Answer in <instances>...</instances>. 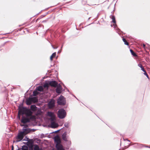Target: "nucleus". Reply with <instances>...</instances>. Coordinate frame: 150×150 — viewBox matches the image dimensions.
I'll return each mask as SVG.
<instances>
[{"label": "nucleus", "instance_id": "nucleus-29", "mask_svg": "<svg viewBox=\"0 0 150 150\" xmlns=\"http://www.w3.org/2000/svg\"><path fill=\"white\" fill-rule=\"evenodd\" d=\"M143 47H144H144H145V45H144V44H143Z\"/></svg>", "mask_w": 150, "mask_h": 150}, {"label": "nucleus", "instance_id": "nucleus-23", "mask_svg": "<svg viewBox=\"0 0 150 150\" xmlns=\"http://www.w3.org/2000/svg\"><path fill=\"white\" fill-rule=\"evenodd\" d=\"M49 86V84L47 83H45L43 86L44 88H48Z\"/></svg>", "mask_w": 150, "mask_h": 150}, {"label": "nucleus", "instance_id": "nucleus-9", "mask_svg": "<svg viewBox=\"0 0 150 150\" xmlns=\"http://www.w3.org/2000/svg\"><path fill=\"white\" fill-rule=\"evenodd\" d=\"M29 121V120L25 117H23L22 120H21V122L23 123H25L26 122H28Z\"/></svg>", "mask_w": 150, "mask_h": 150}, {"label": "nucleus", "instance_id": "nucleus-30", "mask_svg": "<svg viewBox=\"0 0 150 150\" xmlns=\"http://www.w3.org/2000/svg\"><path fill=\"white\" fill-rule=\"evenodd\" d=\"M146 76H147V77L148 78H149V77H148V74H147V75H146Z\"/></svg>", "mask_w": 150, "mask_h": 150}, {"label": "nucleus", "instance_id": "nucleus-12", "mask_svg": "<svg viewBox=\"0 0 150 150\" xmlns=\"http://www.w3.org/2000/svg\"><path fill=\"white\" fill-rule=\"evenodd\" d=\"M33 99H35V101H37V99L35 98H31L27 101V104L28 105H30L31 104V101Z\"/></svg>", "mask_w": 150, "mask_h": 150}, {"label": "nucleus", "instance_id": "nucleus-27", "mask_svg": "<svg viewBox=\"0 0 150 150\" xmlns=\"http://www.w3.org/2000/svg\"><path fill=\"white\" fill-rule=\"evenodd\" d=\"M21 126H25V125H23V124H21Z\"/></svg>", "mask_w": 150, "mask_h": 150}, {"label": "nucleus", "instance_id": "nucleus-21", "mask_svg": "<svg viewBox=\"0 0 150 150\" xmlns=\"http://www.w3.org/2000/svg\"><path fill=\"white\" fill-rule=\"evenodd\" d=\"M38 90H36V91H34L33 92V94L34 96H35L38 94V92L37 91Z\"/></svg>", "mask_w": 150, "mask_h": 150}, {"label": "nucleus", "instance_id": "nucleus-18", "mask_svg": "<svg viewBox=\"0 0 150 150\" xmlns=\"http://www.w3.org/2000/svg\"><path fill=\"white\" fill-rule=\"evenodd\" d=\"M22 150H28V147L26 146H23L22 148Z\"/></svg>", "mask_w": 150, "mask_h": 150}, {"label": "nucleus", "instance_id": "nucleus-8", "mask_svg": "<svg viewBox=\"0 0 150 150\" xmlns=\"http://www.w3.org/2000/svg\"><path fill=\"white\" fill-rule=\"evenodd\" d=\"M55 101L54 100H51L49 103L48 105L49 108H52L54 107Z\"/></svg>", "mask_w": 150, "mask_h": 150}, {"label": "nucleus", "instance_id": "nucleus-17", "mask_svg": "<svg viewBox=\"0 0 150 150\" xmlns=\"http://www.w3.org/2000/svg\"><path fill=\"white\" fill-rule=\"evenodd\" d=\"M36 107L34 105H33L31 106V109L33 111H35L36 110Z\"/></svg>", "mask_w": 150, "mask_h": 150}, {"label": "nucleus", "instance_id": "nucleus-3", "mask_svg": "<svg viewBox=\"0 0 150 150\" xmlns=\"http://www.w3.org/2000/svg\"><path fill=\"white\" fill-rule=\"evenodd\" d=\"M54 140L56 143V147L57 150H64L63 146L61 144V139L58 136L55 137Z\"/></svg>", "mask_w": 150, "mask_h": 150}, {"label": "nucleus", "instance_id": "nucleus-31", "mask_svg": "<svg viewBox=\"0 0 150 150\" xmlns=\"http://www.w3.org/2000/svg\"><path fill=\"white\" fill-rule=\"evenodd\" d=\"M146 76H147V77L148 78H149V77H148V74H147V75H146Z\"/></svg>", "mask_w": 150, "mask_h": 150}, {"label": "nucleus", "instance_id": "nucleus-13", "mask_svg": "<svg viewBox=\"0 0 150 150\" xmlns=\"http://www.w3.org/2000/svg\"><path fill=\"white\" fill-rule=\"evenodd\" d=\"M23 132H23V134H24V135L28 133L29 132V130L28 129H23Z\"/></svg>", "mask_w": 150, "mask_h": 150}, {"label": "nucleus", "instance_id": "nucleus-19", "mask_svg": "<svg viewBox=\"0 0 150 150\" xmlns=\"http://www.w3.org/2000/svg\"><path fill=\"white\" fill-rule=\"evenodd\" d=\"M112 22L115 23V25H116V21L115 19V17L114 16H112Z\"/></svg>", "mask_w": 150, "mask_h": 150}, {"label": "nucleus", "instance_id": "nucleus-2", "mask_svg": "<svg viewBox=\"0 0 150 150\" xmlns=\"http://www.w3.org/2000/svg\"><path fill=\"white\" fill-rule=\"evenodd\" d=\"M25 114L27 116H30L32 114L31 111L25 108H23L19 109L18 113V117L20 118V115L22 114Z\"/></svg>", "mask_w": 150, "mask_h": 150}, {"label": "nucleus", "instance_id": "nucleus-11", "mask_svg": "<svg viewBox=\"0 0 150 150\" xmlns=\"http://www.w3.org/2000/svg\"><path fill=\"white\" fill-rule=\"evenodd\" d=\"M62 88L61 86H58L56 89V92L58 93H60L62 92Z\"/></svg>", "mask_w": 150, "mask_h": 150}, {"label": "nucleus", "instance_id": "nucleus-5", "mask_svg": "<svg viewBox=\"0 0 150 150\" xmlns=\"http://www.w3.org/2000/svg\"><path fill=\"white\" fill-rule=\"evenodd\" d=\"M57 103L59 105H64L66 103L64 97L61 96L58 99Z\"/></svg>", "mask_w": 150, "mask_h": 150}, {"label": "nucleus", "instance_id": "nucleus-1", "mask_svg": "<svg viewBox=\"0 0 150 150\" xmlns=\"http://www.w3.org/2000/svg\"><path fill=\"white\" fill-rule=\"evenodd\" d=\"M47 116L51 121V127L52 128H55L58 127L57 123L54 122L55 120V116L54 113L51 112H48L47 113Z\"/></svg>", "mask_w": 150, "mask_h": 150}, {"label": "nucleus", "instance_id": "nucleus-28", "mask_svg": "<svg viewBox=\"0 0 150 150\" xmlns=\"http://www.w3.org/2000/svg\"><path fill=\"white\" fill-rule=\"evenodd\" d=\"M52 47H53V48L54 49H56V48H57V47H54L53 46H52Z\"/></svg>", "mask_w": 150, "mask_h": 150}, {"label": "nucleus", "instance_id": "nucleus-22", "mask_svg": "<svg viewBox=\"0 0 150 150\" xmlns=\"http://www.w3.org/2000/svg\"><path fill=\"white\" fill-rule=\"evenodd\" d=\"M130 51L131 52V53L134 56H136V54L133 51V50H130Z\"/></svg>", "mask_w": 150, "mask_h": 150}, {"label": "nucleus", "instance_id": "nucleus-15", "mask_svg": "<svg viewBox=\"0 0 150 150\" xmlns=\"http://www.w3.org/2000/svg\"><path fill=\"white\" fill-rule=\"evenodd\" d=\"M36 90L40 91H42L43 90V87L42 86H39L36 88Z\"/></svg>", "mask_w": 150, "mask_h": 150}, {"label": "nucleus", "instance_id": "nucleus-10", "mask_svg": "<svg viewBox=\"0 0 150 150\" xmlns=\"http://www.w3.org/2000/svg\"><path fill=\"white\" fill-rule=\"evenodd\" d=\"M50 85L52 86L56 87L57 85V83L55 81H52L50 82Z\"/></svg>", "mask_w": 150, "mask_h": 150}, {"label": "nucleus", "instance_id": "nucleus-25", "mask_svg": "<svg viewBox=\"0 0 150 150\" xmlns=\"http://www.w3.org/2000/svg\"><path fill=\"white\" fill-rule=\"evenodd\" d=\"M141 70H142L144 72L145 71L144 70L143 67L142 68H141Z\"/></svg>", "mask_w": 150, "mask_h": 150}, {"label": "nucleus", "instance_id": "nucleus-14", "mask_svg": "<svg viewBox=\"0 0 150 150\" xmlns=\"http://www.w3.org/2000/svg\"><path fill=\"white\" fill-rule=\"evenodd\" d=\"M66 133H63L62 135V139L65 141H67V138L66 137Z\"/></svg>", "mask_w": 150, "mask_h": 150}, {"label": "nucleus", "instance_id": "nucleus-26", "mask_svg": "<svg viewBox=\"0 0 150 150\" xmlns=\"http://www.w3.org/2000/svg\"><path fill=\"white\" fill-rule=\"evenodd\" d=\"M144 74L145 75H146V76L147 75V74L146 73V71H144Z\"/></svg>", "mask_w": 150, "mask_h": 150}, {"label": "nucleus", "instance_id": "nucleus-6", "mask_svg": "<svg viewBox=\"0 0 150 150\" xmlns=\"http://www.w3.org/2000/svg\"><path fill=\"white\" fill-rule=\"evenodd\" d=\"M29 147L30 150H41L38 146L33 145L32 144H30Z\"/></svg>", "mask_w": 150, "mask_h": 150}, {"label": "nucleus", "instance_id": "nucleus-4", "mask_svg": "<svg viewBox=\"0 0 150 150\" xmlns=\"http://www.w3.org/2000/svg\"><path fill=\"white\" fill-rule=\"evenodd\" d=\"M66 115V112L63 109H61L58 111V116L60 118L63 119L64 118Z\"/></svg>", "mask_w": 150, "mask_h": 150}, {"label": "nucleus", "instance_id": "nucleus-16", "mask_svg": "<svg viewBox=\"0 0 150 150\" xmlns=\"http://www.w3.org/2000/svg\"><path fill=\"white\" fill-rule=\"evenodd\" d=\"M56 55V52H54L52 54V55L50 56V59L51 61L55 57Z\"/></svg>", "mask_w": 150, "mask_h": 150}, {"label": "nucleus", "instance_id": "nucleus-24", "mask_svg": "<svg viewBox=\"0 0 150 150\" xmlns=\"http://www.w3.org/2000/svg\"><path fill=\"white\" fill-rule=\"evenodd\" d=\"M138 66L140 67L141 68L143 67L142 65L141 64H138Z\"/></svg>", "mask_w": 150, "mask_h": 150}, {"label": "nucleus", "instance_id": "nucleus-32", "mask_svg": "<svg viewBox=\"0 0 150 150\" xmlns=\"http://www.w3.org/2000/svg\"><path fill=\"white\" fill-rule=\"evenodd\" d=\"M12 150H13V147H12Z\"/></svg>", "mask_w": 150, "mask_h": 150}, {"label": "nucleus", "instance_id": "nucleus-20", "mask_svg": "<svg viewBox=\"0 0 150 150\" xmlns=\"http://www.w3.org/2000/svg\"><path fill=\"white\" fill-rule=\"evenodd\" d=\"M122 40H123V41L124 42L125 44V45H129L128 42H127L125 38H123L122 39Z\"/></svg>", "mask_w": 150, "mask_h": 150}, {"label": "nucleus", "instance_id": "nucleus-7", "mask_svg": "<svg viewBox=\"0 0 150 150\" xmlns=\"http://www.w3.org/2000/svg\"><path fill=\"white\" fill-rule=\"evenodd\" d=\"M24 136V134H23V132H21L19 133L17 137V139L16 142H18L21 140L23 139Z\"/></svg>", "mask_w": 150, "mask_h": 150}]
</instances>
